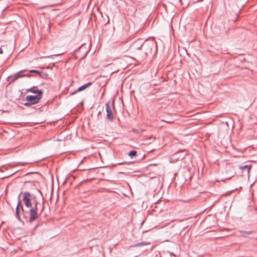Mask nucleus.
<instances>
[{
    "mask_svg": "<svg viewBox=\"0 0 257 257\" xmlns=\"http://www.w3.org/2000/svg\"><path fill=\"white\" fill-rule=\"evenodd\" d=\"M31 75L30 74H24V76H26V77H31Z\"/></svg>",
    "mask_w": 257,
    "mask_h": 257,
    "instance_id": "obj_22",
    "label": "nucleus"
},
{
    "mask_svg": "<svg viewBox=\"0 0 257 257\" xmlns=\"http://www.w3.org/2000/svg\"><path fill=\"white\" fill-rule=\"evenodd\" d=\"M20 194L19 195V197H18L19 201L18 202V204H17V205L16 207V217L19 221H23L20 217V209H21V207L23 206L22 205L21 202L20 200Z\"/></svg>",
    "mask_w": 257,
    "mask_h": 257,
    "instance_id": "obj_8",
    "label": "nucleus"
},
{
    "mask_svg": "<svg viewBox=\"0 0 257 257\" xmlns=\"http://www.w3.org/2000/svg\"><path fill=\"white\" fill-rule=\"evenodd\" d=\"M3 53V50L1 47H0V54H2Z\"/></svg>",
    "mask_w": 257,
    "mask_h": 257,
    "instance_id": "obj_21",
    "label": "nucleus"
},
{
    "mask_svg": "<svg viewBox=\"0 0 257 257\" xmlns=\"http://www.w3.org/2000/svg\"><path fill=\"white\" fill-rule=\"evenodd\" d=\"M134 132H137L139 133V130H137L136 131L135 130L134 131Z\"/></svg>",
    "mask_w": 257,
    "mask_h": 257,
    "instance_id": "obj_26",
    "label": "nucleus"
},
{
    "mask_svg": "<svg viewBox=\"0 0 257 257\" xmlns=\"http://www.w3.org/2000/svg\"><path fill=\"white\" fill-rule=\"evenodd\" d=\"M17 79H18V78L16 75V74L11 75L8 77V81L10 83L14 82L15 81H16Z\"/></svg>",
    "mask_w": 257,
    "mask_h": 257,
    "instance_id": "obj_12",
    "label": "nucleus"
},
{
    "mask_svg": "<svg viewBox=\"0 0 257 257\" xmlns=\"http://www.w3.org/2000/svg\"><path fill=\"white\" fill-rule=\"evenodd\" d=\"M228 31V29L222 30V32L224 33H226Z\"/></svg>",
    "mask_w": 257,
    "mask_h": 257,
    "instance_id": "obj_23",
    "label": "nucleus"
},
{
    "mask_svg": "<svg viewBox=\"0 0 257 257\" xmlns=\"http://www.w3.org/2000/svg\"><path fill=\"white\" fill-rule=\"evenodd\" d=\"M251 167H252L251 165H246L241 166L239 167V169L241 170H246L247 173H248Z\"/></svg>",
    "mask_w": 257,
    "mask_h": 257,
    "instance_id": "obj_11",
    "label": "nucleus"
},
{
    "mask_svg": "<svg viewBox=\"0 0 257 257\" xmlns=\"http://www.w3.org/2000/svg\"><path fill=\"white\" fill-rule=\"evenodd\" d=\"M143 131H144V130H141L140 131V132H143Z\"/></svg>",
    "mask_w": 257,
    "mask_h": 257,
    "instance_id": "obj_28",
    "label": "nucleus"
},
{
    "mask_svg": "<svg viewBox=\"0 0 257 257\" xmlns=\"http://www.w3.org/2000/svg\"><path fill=\"white\" fill-rule=\"evenodd\" d=\"M149 244H150V242H139L138 243H137V244L133 245V246L137 247V246H140L146 245H149Z\"/></svg>",
    "mask_w": 257,
    "mask_h": 257,
    "instance_id": "obj_15",
    "label": "nucleus"
},
{
    "mask_svg": "<svg viewBox=\"0 0 257 257\" xmlns=\"http://www.w3.org/2000/svg\"><path fill=\"white\" fill-rule=\"evenodd\" d=\"M137 152L135 150H132L128 153V155L129 156H130L131 158L137 156Z\"/></svg>",
    "mask_w": 257,
    "mask_h": 257,
    "instance_id": "obj_16",
    "label": "nucleus"
},
{
    "mask_svg": "<svg viewBox=\"0 0 257 257\" xmlns=\"http://www.w3.org/2000/svg\"><path fill=\"white\" fill-rule=\"evenodd\" d=\"M29 72L30 73H37V74H39L40 76H41V74L42 73V72L40 71L39 70H31L29 71Z\"/></svg>",
    "mask_w": 257,
    "mask_h": 257,
    "instance_id": "obj_17",
    "label": "nucleus"
},
{
    "mask_svg": "<svg viewBox=\"0 0 257 257\" xmlns=\"http://www.w3.org/2000/svg\"><path fill=\"white\" fill-rule=\"evenodd\" d=\"M23 194V200L26 207L30 209L32 207L31 198L32 195L29 192H21L20 194Z\"/></svg>",
    "mask_w": 257,
    "mask_h": 257,
    "instance_id": "obj_4",
    "label": "nucleus"
},
{
    "mask_svg": "<svg viewBox=\"0 0 257 257\" xmlns=\"http://www.w3.org/2000/svg\"><path fill=\"white\" fill-rule=\"evenodd\" d=\"M110 102H108L106 104V117L109 121H112L113 119V115L112 112L111 108L110 106Z\"/></svg>",
    "mask_w": 257,
    "mask_h": 257,
    "instance_id": "obj_7",
    "label": "nucleus"
},
{
    "mask_svg": "<svg viewBox=\"0 0 257 257\" xmlns=\"http://www.w3.org/2000/svg\"><path fill=\"white\" fill-rule=\"evenodd\" d=\"M239 233L241 236L243 237H246L247 235L252 234L253 233V231H240Z\"/></svg>",
    "mask_w": 257,
    "mask_h": 257,
    "instance_id": "obj_13",
    "label": "nucleus"
},
{
    "mask_svg": "<svg viewBox=\"0 0 257 257\" xmlns=\"http://www.w3.org/2000/svg\"><path fill=\"white\" fill-rule=\"evenodd\" d=\"M24 105L25 106H29L32 105L31 103L29 101H27V102H26L25 103H24Z\"/></svg>",
    "mask_w": 257,
    "mask_h": 257,
    "instance_id": "obj_19",
    "label": "nucleus"
},
{
    "mask_svg": "<svg viewBox=\"0 0 257 257\" xmlns=\"http://www.w3.org/2000/svg\"><path fill=\"white\" fill-rule=\"evenodd\" d=\"M92 82H88V83L81 86L80 87H79L76 91H74L73 92H72L71 93V94H74L75 93H76L77 92H79V91H81L84 89H85L86 88H87L88 87L90 86V85H92Z\"/></svg>",
    "mask_w": 257,
    "mask_h": 257,
    "instance_id": "obj_9",
    "label": "nucleus"
},
{
    "mask_svg": "<svg viewBox=\"0 0 257 257\" xmlns=\"http://www.w3.org/2000/svg\"><path fill=\"white\" fill-rule=\"evenodd\" d=\"M44 210V202L43 201L42 203V208L41 209L40 214H41L43 212Z\"/></svg>",
    "mask_w": 257,
    "mask_h": 257,
    "instance_id": "obj_20",
    "label": "nucleus"
},
{
    "mask_svg": "<svg viewBox=\"0 0 257 257\" xmlns=\"http://www.w3.org/2000/svg\"><path fill=\"white\" fill-rule=\"evenodd\" d=\"M119 174H123V172H119Z\"/></svg>",
    "mask_w": 257,
    "mask_h": 257,
    "instance_id": "obj_30",
    "label": "nucleus"
},
{
    "mask_svg": "<svg viewBox=\"0 0 257 257\" xmlns=\"http://www.w3.org/2000/svg\"><path fill=\"white\" fill-rule=\"evenodd\" d=\"M131 164V163L130 162H124L118 163L116 165H114V166H115L116 165H124V164H128V165H130Z\"/></svg>",
    "mask_w": 257,
    "mask_h": 257,
    "instance_id": "obj_18",
    "label": "nucleus"
},
{
    "mask_svg": "<svg viewBox=\"0 0 257 257\" xmlns=\"http://www.w3.org/2000/svg\"><path fill=\"white\" fill-rule=\"evenodd\" d=\"M26 71H27V70H21V71L17 72V73H16V75L18 79L20 77H24V73Z\"/></svg>",
    "mask_w": 257,
    "mask_h": 257,
    "instance_id": "obj_14",
    "label": "nucleus"
},
{
    "mask_svg": "<svg viewBox=\"0 0 257 257\" xmlns=\"http://www.w3.org/2000/svg\"><path fill=\"white\" fill-rule=\"evenodd\" d=\"M143 48L146 56H153L157 52V45L153 41H145Z\"/></svg>",
    "mask_w": 257,
    "mask_h": 257,
    "instance_id": "obj_2",
    "label": "nucleus"
},
{
    "mask_svg": "<svg viewBox=\"0 0 257 257\" xmlns=\"http://www.w3.org/2000/svg\"><path fill=\"white\" fill-rule=\"evenodd\" d=\"M42 96L40 95H28L26 97V100L29 101L32 105L37 103Z\"/></svg>",
    "mask_w": 257,
    "mask_h": 257,
    "instance_id": "obj_6",
    "label": "nucleus"
},
{
    "mask_svg": "<svg viewBox=\"0 0 257 257\" xmlns=\"http://www.w3.org/2000/svg\"><path fill=\"white\" fill-rule=\"evenodd\" d=\"M152 165L156 166V164H151V165H150V166H152Z\"/></svg>",
    "mask_w": 257,
    "mask_h": 257,
    "instance_id": "obj_27",
    "label": "nucleus"
},
{
    "mask_svg": "<svg viewBox=\"0 0 257 257\" xmlns=\"http://www.w3.org/2000/svg\"><path fill=\"white\" fill-rule=\"evenodd\" d=\"M38 225H39V224H38L36 225V228L37 227H38Z\"/></svg>",
    "mask_w": 257,
    "mask_h": 257,
    "instance_id": "obj_29",
    "label": "nucleus"
},
{
    "mask_svg": "<svg viewBox=\"0 0 257 257\" xmlns=\"http://www.w3.org/2000/svg\"><path fill=\"white\" fill-rule=\"evenodd\" d=\"M28 91L31 92L33 93L37 94V95H40V96H42L43 92L41 90L36 89L35 87H33L30 89H28Z\"/></svg>",
    "mask_w": 257,
    "mask_h": 257,
    "instance_id": "obj_10",
    "label": "nucleus"
},
{
    "mask_svg": "<svg viewBox=\"0 0 257 257\" xmlns=\"http://www.w3.org/2000/svg\"><path fill=\"white\" fill-rule=\"evenodd\" d=\"M12 175V174H9V175H8V176H4V177H3V178H7V177H9V176H11Z\"/></svg>",
    "mask_w": 257,
    "mask_h": 257,
    "instance_id": "obj_24",
    "label": "nucleus"
},
{
    "mask_svg": "<svg viewBox=\"0 0 257 257\" xmlns=\"http://www.w3.org/2000/svg\"><path fill=\"white\" fill-rule=\"evenodd\" d=\"M0 172H4V170H2V168H0Z\"/></svg>",
    "mask_w": 257,
    "mask_h": 257,
    "instance_id": "obj_25",
    "label": "nucleus"
},
{
    "mask_svg": "<svg viewBox=\"0 0 257 257\" xmlns=\"http://www.w3.org/2000/svg\"><path fill=\"white\" fill-rule=\"evenodd\" d=\"M89 51V48L86 44H82L81 46L74 52L75 56L77 58H84Z\"/></svg>",
    "mask_w": 257,
    "mask_h": 257,
    "instance_id": "obj_3",
    "label": "nucleus"
},
{
    "mask_svg": "<svg viewBox=\"0 0 257 257\" xmlns=\"http://www.w3.org/2000/svg\"><path fill=\"white\" fill-rule=\"evenodd\" d=\"M38 202L36 201L34 206L28 210L25 209L23 206L21 207L22 215L26 219L27 222L32 223L37 220L39 216L38 213L37 205Z\"/></svg>",
    "mask_w": 257,
    "mask_h": 257,
    "instance_id": "obj_1",
    "label": "nucleus"
},
{
    "mask_svg": "<svg viewBox=\"0 0 257 257\" xmlns=\"http://www.w3.org/2000/svg\"><path fill=\"white\" fill-rule=\"evenodd\" d=\"M145 42L142 39H138L136 40L132 45V49L133 50H140L143 48L145 43Z\"/></svg>",
    "mask_w": 257,
    "mask_h": 257,
    "instance_id": "obj_5",
    "label": "nucleus"
}]
</instances>
